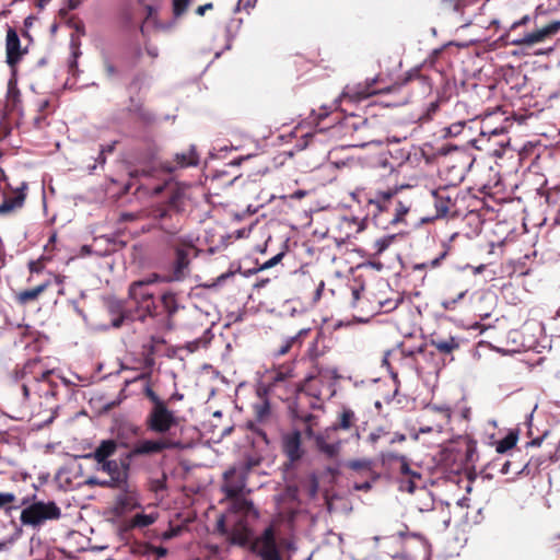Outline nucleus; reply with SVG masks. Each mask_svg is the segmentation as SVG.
I'll use <instances>...</instances> for the list:
<instances>
[{
	"mask_svg": "<svg viewBox=\"0 0 560 560\" xmlns=\"http://www.w3.org/2000/svg\"><path fill=\"white\" fill-rule=\"evenodd\" d=\"M422 481V475L417 470H411L407 479H401L399 482V489L402 491H407L409 493L415 492L416 490H420L427 497H430V493L427 489L420 485Z\"/></svg>",
	"mask_w": 560,
	"mask_h": 560,
	"instance_id": "18",
	"label": "nucleus"
},
{
	"mask_svg": "<svg viewBox=\"0 0 560 560\" xmlns=\"http://www.w3.org/2000/svg\"><path fill=\"white\" fill-rule=\"evenodd\" d=\"M163 189H164V186L159 185V186H155V187L152 189V191H153V194L159 195V194H161V192L163 191Z\"/></svg>",
	"mask_w": 560,
	"mask_h": 560,
	"instance_id": "64",
	"label": "nucleus"
},
{
	"mask_svg": "<svg viewBox=\"0 0 560 560\" xmlns=\"http://www.w3.org/2000/svg\"><path fill=\"white\" fill-rule=\"evenodd\" d=\"M355 421L354 411L349 408H343L334 424L316 434L310 431V435L314 438L317 451L329 459L337 457L342 445V440L337 436L339 430L349 431L353 429L352 436L357 440L360 439L359 431L355 428Z\"/></svg>",
	"mask_w": 560,
	"mask_h": 560,
	"instance_id": "1",
	"label": "nucleus"
},
{
	"mask_svg": "<svg viewBox=\"0 0 560 560\" xmlns=\"http://www.w3.org/2000/svg\"><path fill=\"white\" fill-rule=\"evenodd\" d=\"M377 91L372 89L371 86H361L357 88L347 86L341 94V98H349L353 102H359L361 100L368 98L369 96L376 94Z\"/></svg>",
	"mask_w": 560,
	"mask_h": 560,
	"instance_id": "20",
	"label": "nucleus"
},
{
	"mask_svg": "<svg viewBox=\"0 0 560 560\" xmlns=\"http://www.w3.org/2000/svg\"><path fill=\"white\" fill-rule=\"evenodd\" d=\"M104 153H105V149H102L100 154H98V158H97V162L101 163V164H104L105 163V156H104Z\"/></svg>",
	"mask_w": 560,
	"mask_h": 560,
	"instance_id": "62",
	"label": "nucleus"
},
{
	"mask_svg": "<svg viewBox=\"0 0 560 560\" xmlns=\"http://www.w3.org/2000/svg\"><path fill=\"white\" fill-rule=\"evenodd\" d=\"M398 470L402 475V477H404L402 479H407V477L411 472L412 469L410 468V465H409L406 456L399 457Z\"/></svg>",
	"mask_w": 560,
	"mask_h": 560,
	"instance_id": "40",
	"label": "nucleus"
},
{
	"mask_svg": "<svg viewBox=\"0 0 560 560\" xmlns=\"http://www.w3.org/2000/svg\"><path fill=\"white\" fill-rule=\"evenodd\" d=\"M48 285H49V282L47 281V282H44L33 289L20 292L19 301L21 303H27L30 301L36 300L38 298V295L47 289Z\"/></svg>",
	"mask_w": 560,
	"mask_h": 560,
	"instance_id": "25",
	"label": "nucleus"
},
{
	"mask_svg": "<svg viewBox=\"0 0 560 560\" xmlns=\"http://www.w3.org/2000/svg\"><path fill=\"white\" fill-rule=\"evenodd\" d=\"M158 520V513H138L131 520V525L133 527H147L153 524Z\"/></svg>",
	"mask_w": 560,
	"mask_h": 560,
	"instance_id": "28",
	"label": "nucleus"
},
{
	"mask_svg": "<svg viewBox=\"0 0 560 560\" xmlns=\"http://www.w3.org/2000/svg\"><path fill=\"white\" fill-rule=\"evenodd\" d=\"M465 125H466L465 120H459V121H456V122L450 125L448 127L445 128V136L457 137L458 135H460L463 132Z\"/></svg>",
	"mask_w": 560,
	"mask_h": 560,
	"instance_id": "36",
	"label": "nucleus"
},
{
	"mask_svg": "<svg viewBox=\"0 0 560 560\" xmlns=\"http://www.w3.org/2000/svg\"><path fill=\"white\" fill-rule=\"evenodd\" d=\"M532 21V18L529 15H524L522 19H520L518 21H515L512 23L511 27H510V31H509V34L508 36H511L512 33L514 31H516V28H518L520 26L522 25H526L527 23H529Z\"/></svg>",
	"mask_w": 560,
	"mask_h": 560,
	"instance_id": "42",
	"label": "nucleus"
},
{
	"mask_svg": "<svg viewBox=\"0 0 560 560\" xmlns=\"http://www.w3.org/2000/svg\"><path fill=\"white\" fill-rule=\"evenodd\" d=\"M282 257H283L282 253L277 254L276 256H273L272 258H270L269 260L264 262V265L261 266V269H268V268L273 267L282 259Z\"/></svg>",
	"mask_w": 560,
	"mask_h": 560,
	"instance_id": "46",
	"label": "nucleus"
},
{
	"mask_svg": "<svg viewBox=\"0 0 560 560\" xmlns=\"http://www.w3.org/2000/svg\"><path fill=\"white\" fill-rule=\"evenodd\" d=\"M253 549L257 552L261 560H278L280 550L278 548L275 529L268 526L255 539Z\"/></svg>",
	"mask_w": 560,
	"mask_h": 560,
	"instance_id": "9",
	"label": "nucleus"
},
{
	"mask_svg": "<svg viewBox=\"0 0 560 560\" xmlns=\"http://www.w3.org/2000/svg\"><path fill=\"white\" fill-rule=\"evenodd\" d=\"M448 247H446L436 258L429 260L427 262L418 264L415 266V269L422 270L425 268H436L440 266L441 261L447 256Z\"/></svg>",
	"mask_w": 560,
	"mask_h": 560,
	"instance_id": "29",
	"label": "nucleus"
},
{
	"mask_svg": "<svg viewBox=\"0 0 560 560\" xmlns=\"http://www.w3.org/2000/svg\"><path fill=\"white\" fill-rule=\"evenodd\" d=\"M147 52L152 58H156L159 56V49L155 46H148L147 47Z\"/></svg>",
	"mask_w": 560,
	"mask_h": 560,
	"instance_id": "53",
	"label": "nucleus"
},
{
	"mask_svg": "<svg viewBox=\"0 0 560 560\" xmlns=\"http://www.w3.org/2000/svg\"><path fill=\"white\" fill-rule=\"evenodd\" d=\"M511 462H505L501 468L502 474H508L510 471Z\"/></svg>",
	"mask_w": 560,
	"mask_h": 560,
	"instance_id": "60",
	"label": "nucleus"
},
{
	"mask_svg": "<svg viewBox=\"0 0 560 560\" xmlns=\"http://www.w3.org/2000/svg\"><path fill=\"white\" fill-rule=\"evenodd\" d=\"M467 291L464 290L462 292H459L457 294L456 298H448V299H445L441 302V305L444 310L446 311H453L456 306V304L464 299V296L466 295Z\"/></svg>",
	"mask_w": 560,
	"mask_h": 560,
	"instance_id": "34",
	"label": "nucleus"
},
{
	"mask_svg": "<svg viewBox=\"0 0 560 560\" xmlns=\"http://www.w3.org/2000/svg\"><path fill=\"white\" fill-rule=\"evenodd\" d=\"M410 205L404 203L400 200L396 201L394 207L393 222L396 223L402 221L404 217L408 213Z\"/></svg>",
	"mask_w": 560,
	"mask_h": 560,
	"instance_id": "30",
	"label": "nucleus"
},
{
	"mask_svg": "<svg viewBox=\"0 0 560 560\" xmlns=\"http://www.w3.org/2000/svg\"><path fill=\"white\" fill-rule=\"evenodd\" d=\"M105 69H106V72H107V74L109 77H114L117 73L116 68L114 67V65L109 60L105 61Z\"/></svg>",
	"mask_w": 560,
	"mask_h": 560,
	"instance_id": "50",
	"label": "nucleus"
},
{
	"mask_svg": "<svg viewBox=\"0 0 560 560\" xmlns=\"http://www.w3.org/2000/svg\"><path fill=\"white\" fill-rule=\"evenodd\" d=\"M5 52H7V63L11 69V72L18 71L16 65L20 62L26 49L21 48L20 37L16 31L12 27H9L7 31L5 37Z\"/></svg>",
	"mask_w": 560,
	"mask_h": 560,
	"instance_id": "11",
	"label": "nucleus"
},
{
	"mask_svg": "<svg viewBox=\"0 0 560 560\" xmlns=\"http://www.w3.org/2000/svg\"><path fill=\"white\" fill-rule=\"evenodd\" d=\"M136 506V498L131 492L124 491L116 497L112 512L120 517Z\"/></svg>",
	"mask_w": 560,
	"mask_h": 560,
	"instance_id": "17",
	"label": "nucleus"
},
{
	"mask_svg": "<svg viewBox=\"0 0 560 560\" xmlns=\"http://www.w3.org/2000/svg\"><path fill=\"white\" fill-rule=\"evenodd\" d=\"M317 383L318 381L314 376H307L305 378V384L301 388L296 398L299 406L302 405L304 400H308L312 408L320 407V392L316 388Z\"/></svg>",
	"mask_w": 560,
	"mask_h": 560,
	"instance_id": "15",
	"label": "nucleus"
},
{
	"mask_svg": "<svg viewBox=\"0 0 560 560\" xmlns=\"http://www.w3.org/2000/svg\"><path fill=\"white\" fill-rule=\"evenodd\" d=\"M433 197L435 198L436 217H444L448 212L450 200H440L435 191L433 192Z\"/></svg>",
	"mask_w": 560,
	"mask_h": 560,
	"instance_id": "37",
	"label": "nucleus"
},
{
	"mask_svg": "<svg viewBox=\"0 0 560 560\" xmlns=\"http://www.w3.org/2000/svg\"><path fill=\"white\" fill-rule=\"evenodd\" d=\"M292 369L288 368L285 371H278L275 373L273 382H283L289 377H292Z\"/></svg>",
	"mask_w": 560,
	"mask_h": 560,
	"instance_id": "44",
	"label": "nucleus"
},
{
	"mask_svg": "<svg viewBox=\"0 0 560 560\" xmlns=\"http://www.w3.org/2000/svg\"><path fill=\"white\" fill-rule=\"evenodd\" d=\"M177 443L168 439L141 440L136 442L131 450L126 454L131 462L137 456L158 454L164 450L176 447Z\"/></svg>",
	"mask_w": 560,
	"mask_h": 560,
	"instance_id": "10",
	"label": "nucleus"
},
{
	"mask_svg": "<svg viewBox=\"0 0 560 560\" xmlns=\"http://www.w3.org/2000/svg\"><path fill=\"white\" fill-rule=\"evenodd\" d=\"M27 188L26 183H22L21 187L18 189V194L13 198H8L0 206V212H8L15 208H19L23 205L25 199L24 190Z\"/></svg>",
	"mask_w": 560,
	"mask_h": 560,
	"instance_id": "23",
	"label": "nucleus"
},
{
	"mask_svg": "<svg viewBox=\"0 0 560 560\" xmlns=\"http://www.w3.org/2000/svg\"><path fill=\"white\" fill-rule=\"evenodd\" d=\"M248 470L249 467L241 465L234 466L224 472L221 489L228 498H236L245 491Z\"/></svg>",
	"mask_w": 560,
	"mask_h": 560,
	"instance_id": "7",
	"label": "nucleus"
},
{
	"mask_svg": "<svg viewBox=\"0 0 560 560\" xmlns=\"http://www.w3.org/2000/svg\"><path fill=\"white\" fill-rule=\"evenodd\" d=\"M398 187L387 190H377L370 198L369 203L374 206L378 212L389 211L393 198L397 195Z\"/></svg>",
	"mask_w": 560,
	"mask_h": 560,
	"instance_id": "16",
	"label": "nucleus"
},
{
	"mask_svg": "<svg viewBox=\"0 0 560 560\" xmlns=\"http://www.w3.org/2000/svg\"><path fill=\"white\" fill-rule=\"evenodd\" d=\"M431 346L434 347L440 353L450 354L459 348V340L453 336L447 338H434L431 340Z\"/></svg>",
	"mask_w": 560,
	"mask_h": 560,
	"instance_id": "22",
	"label": "nucleus"
},
{
	"mask_svg": "<svg viewBox=\"0 0 560 560\" xmlns=\"http://www.w3.org/2000/svg\"><path fill=\"white\" fill-rule=\"evenodd\" d=\"M61 511L52 501H34L21 512V522L24 525L37 526L47 520H58Z\"/></svg>",
	"mask_w": 560,
	"mask_h": 560,
	"instance_id": "2",
	"label": "nucleus"
},
{
	"mask_svg": "<svg viewBox=\"0 0 560 560\" xmlns=\"http://www.w3.org/2000/svg\"><path fill=\"white\" fill-rule=\"evenodd\" d=\"M199 162V156L194 147H190L187 151L176 153L174 155V160L172 162H165L163 167L173 173L179 168H185L189 166H196Z\"/></svg>",
	"mask_w": 560,
	"mask_h": 560,
	"instance_id": "14",
	"label": "nucleus"
},
{
	"mask_svg": "<svg viewBox=\"0 0 560 560\" xmlns=\"http://www.w3.org/2000/svg\"><path fill=\"white\" fill-rule=\"evenodd\" d=\"M212 9V3H206L203 5L198 7L197 14L203 15L207 10Z\"/></svg>",
	"mask_w": 560,
	"mask_h": 560,
	"instance_id": "54",
	"label": "nucleus"
},
{
	"mask_svg": "<svg viewBox=\"0 0 560 560\" xmlns=\"http://www.w3.org/2000/svg\"><path fill=\"white\" fill-rule=\"evenodd\" d=\"M37 381H38V377L33 376L32 380H27L26 382L22 383L21 389H22L24 398L27 399L30 397L31 390L33 389V386L37 383Z\"/></svg>",
	"mask_w": 560,
	"mask_h": 560,
	"instance_id": "41",
	"label": "nucleus"
},
{
	"mask_svg": "<svg viewBox=\"0 0 560 560\" xmlns=\"http://www.w3.org/2000/svg\"><path fill=\"white\" fill-rule=\"evenodd\" d=\"M30 270H31V272H38L39 271L38 262L31 261L30 262Z\"/></svg>",
	"mask_w": 560,
	"mask_h": 560,
	"instance_id": "58",
	"label": "nucleus"
},
{
	"mask_svg": "<svg viewBox=\"0 0 560 560\" xmlns=\"http://www.w3.org/2000/svg\"><path fill=\"white\" fill-rule=\"evenodd\" d=\"M116 450L117 443L114 440H104L92 454L88 455V457L94 458L98 465L106 460H110L109 457L115 454Z\"/></svg>",
	"mask_w": 560,
	"mask_h": 560,
	"instance_id": "19",
	"label": "nucleus"
},
{
	"mask_svg": "<svg viewBox=\"0 0 560 560\" xmlns=\"http://www.w3.org/2000/svg\"><path fill=\"white\" fill-rule=\"evenodd\" d=\"M171 246L175 249L176 258L173 266L172 280H183L189 266V250L192 248V238L176 237L170 241Z\"/></svg>",
	"mask_w": 560,
	"mask_h": 560,
	"instance_id": "6",
	"label": "nucleus"
},
{
	"mask_svg": "<svg viewBox=\"0 0 560 560\" xmlns=\"http://www.w3.org/2000/svg\"><path fill=\"white\" fill-rule=\"evenodd\" d=\"M191 0H174L173 11L175 16H180L188 8Z\"/></svg>",
	"mask_w": 560,
	"mask_h": 560,
	"instance_id": "39",
	"label": "nucleus"
},
{
	"mask_svg": "<svg viewBox=\"0 0 560 560\" xmlns=\"http://www.w3.org/2000/svg\"><path fill=\"white\" fill-rule=\"evenodd\" d=\"M231 542L234 545L244 546L246 544V539L241 535H233L231 538Z\"/></svg>",
	"mask_w": 560,
	"mask_h": 560,
	"instance_id": "51",
	"label": "nucleus"
},
{
	"mask_svg": "<svg viewBox=\"0 0 560 560\" xmlns=\"http://www.w3.org/2000/svg\"><path fill=\"white\" fill-rule=\"evenodd\" d=\"M476 0H443L444 4L456 11V12H459L462 11L464 8L466 7H469L471 4L475 3Z\"/></svg>",
	"mask_w": 560,
	"mask_h": 560,
	"instance_id": "31",
	"label": "nucleus"
},
{
	"mask_svg": "<svg viewBox=\"0 0 560 560\" xmlns=\"http://www.w3.org/2000/svg\"><path fill=\"white\" fill-rule=\"evenodd\" d=\"M439 106H440V104L438 101L431 102L428 105L427 113H425L428 118H430L439 109Z\"/></svg>",
	"mask_w": 560,
	"mask_h": 560,
	"instance_id": "47",
	"label": "nucleus"
},
{
	"mask_svg": "<svg viewBox=\"0 0 560 560\" xmlns=\"http://www.w3.org/2000/svg\"><path fill=\"white\" fill-rule=\"evenodd\" d=\"M18 71L11 72L8 81V88L4 98L3 110L5 114L16 113L19 116L23 115L21 93L18 89Z\"/></svg>",
	"mask_w": 560,
	"mask_h": 560,
	"instance_id": "12",
	"label": "nucleus"
},
{
	"mask_svg": "<svg viewBox=\"0 0 560 560\" xmlns=\"http://www.w3.org/2000/svg\"><path fill=\"white\" fill-rule=\"evenodd\" d=\"M153 215L155 219H159L161 221V229L163 231H167L172 234H175L177 231L180 230V225L178 224V222L172 224L166 223V218H172V214L168 212V210L158 209L154 211Z\"/></svg>",
	"mask_w": 560,
	"mask_h": 560,
	"instance_id": "24",
	"label": "nucleus"
},
{
	"mask_svg": "<svg viewBox=\"0 0 560 560\" xmlns=\"http://www.w3.org/2000/svg\"><path fill=\"white\" fill-rule=\"evenodd\" d=\"M406 440V435L405 434H401V433H396L393 439L390 440V443H396V442H404Z\"/></svg>",
	"mask_w": 560,
	"mask_h": 560,
	"instance_id": "55",
	"label": "nucleus"
},
{
	"mask_svg": "<svg viewBox=\"0 0 560 560\" xmlns=\"http://www.w3.org/2000/svg\"><path fill=\"white\" fill-rule=\"evenodd\" d=\"M516 444V438L513 435H508L503 440L499 441L497 444V452L498 453H505L506 451L514 447Z\"/></svg>",
	"mask_w": 560,
	"mask_h": 560,
	"instance_id": "33",
	"label": "nucleus"
},
{
	"mask_svg": "<svg viewBox=\"0 0 560 560\" xmlns=\"http://www.w3.org/2000/svg\"><path fill=\"white\" fill-rule=\"evenodd\" d=\"M15 495L12 492H0V510L10 509L15 502Z\"/></svg>",
	"mask_w": 560,
	"mask_h": 560,
	"instance_id": "38",
	"label": "nucleus"
},
{
	"mask_svg": "<svg viewBox=\"0 0 560 560\" xmlns=\"http://www.w3.org/2000/svg\"><path fill=\"white\" fill-rule=\"evenodd\" d=\"M69 10H73L79 7L80 0H67Z\"/></svg>",
	"mask_w": 560,
	"mask_h": 560,
	"instance_id": "57",
	"label": "nucleus"
},
{
	"mask_svg": "<svg viewBox=\"0 0 560 560\" xmlns=\"http://www.w3.org/2000/svg\"><path fill=\"white\" fill-rule=\"evenodd\" d=\"M174 535H175V534H174V532H173V530H171V532H165V533H163V535H162V539H164V540L171 539Z\"/></svg>",
	"mask_w": 560,
	"mask_h": 560,
	"instance_id": "63",
	"label": "nucleus"
},
{
	"mask_svg": "<svg viewBox=\"0 0 560 560\" xmlns=\"http://www.w3.org/2000/svg\"><path fill=\"white\" fill-rule=\"evenodd\" d=\"M357 490H369L371 489V483L369 481H365L363 483H360V485H355L354 487Z\"/></svg>",
	"mask_w": 560,
	"mask_h": 560,
	"instance_id": "56",
	"label": "nucleus"
},
{
	"mask_svg": "<svg viewBox=\"0 0 560 560\" xmlns=\"http://www.w3.org/2000/svg\"><path fill=\"white\" fill-rule=\"evenodd\" d=\"M81 250L85 255L96 254L98 256L107 255L110 252L109 249H104V250L97 249V248L94 249L93 246H91V245L82 246Z\"/></svg>",
	"mask_w": 560,
	"mask_h": 560,
	"instance_id": "43",
	"label": "nucleus"
},
{
	"mask_svg": "<svg viewBox=\"0 0 560 560\" xmlns=\"http://www.w3.org/2000/svg\"><path fill=\"white\" fill-rule=\"evenodd\" d=\"M8 128L0 124V140L8 135Z\"/></svg>",
	"mask_w": 560,
	"mask_h": 560,
	"instance_id": "61",
	"label": "nucleus"
},
{
	"mask_svg": "<svg viewBox=\"0 0 560 560\" xmlns=\"http://www.w3.org/2000/svg\"><path fill=\"white\" fill-rule=\"evenodd\" d=\"M145 395L152 401V407H158L159 404H165L150 387L145 388Z\"/></svg>",
	"mask_w": 560,
	"mask_h": 560,
	"instance_id": "45",
	"label": "nucleus"
},
{
	"mask_svg": "<svg viewBox=\"0 0 560 560\" xmlns=\"http://www.w3.org/2000/svg\"><path fill=\"white\" fill-rule=\"evenodd\" d=\"M295 417L305 421V422H308L312 420L313 416L311 413H307V412H304V411H301V412H295Z\"/></svg>",
	"mask_w": 560,
	"mask_h": 560,
	"instance_id": "52",
	"label": "nucleus"
},
{
	"mask_svg": "<svg viewBox=\"0 0 560 560\" xmlns=\"http://www.w3.org/2000/svg\"><path fill=\"white\" fill-rule=\"evenodd\" d=\"M152 551L158 556V558H164L167 555V549L162 546L152 547Z\"/></svg>",
	"mask_w": 560,
	"mask_h": 560,
	"instance_id": "48",
	"label": "nucleus"
},
{
	"mask_svg": "<svg viewBox=\"0 0 560 560\" xmlns=\"http://www.w3.org/2000/svg\"><path fill=\"white\" fill-rule=\"evenodd\" d=\"M109 312L114 314H118V317L112 320V326L118 328L121 326L124 320L127 318V315L124 312V305L119 301H114L109 304Z\"/></svg>",
	"mask_w": 560,
	"mask_h": 560,
	"instance_id": "27",
	"label": "nucleus"
},
{
	"mask_svg": "<svg viewBox=\"0 0 560 560\" xmlns=\"http://www.w3.org/2000/svg\"><path fill=\"white\" fill-rule=\"evenodd\" d=\"M130 460L125 455L120 460H106L97 465V470L109 476V480L100 482L102 487H112L124 490L127 487Z\"/></svg>",
	"mask_w": 560,
	"mask_h": 560,
	"instance_id": "3",
	"label": "nucleus"
},
{
	"mask_svg": "<svg viewBox=\"0 0 560 560\" xmlns=\"http://www.w3.org/2000/svg\"><path fill=\"white\" fill-rule=\"evenodd\" d=\"M394 236H384L374 242V249L377 255L386 250L393 242Z\"/></svg>",
	"mask_w": 560,
	"mask_h": 560,
	"instance_id": "35",
	"label": "nucleus"
},
{
	"mask_svg": "<svg viewBox=\"0 0 560 560\" xmlns=\"http://www.w3.org/2000/svg\"><path fill=\"white\" fill-rule=\"evenodd\" d=\"M399 457H405L404 455H398V454H395V453H388L384 456V460H386L387 463H392V462H397L399 463Z\"/></svg>",
	"mask_w": 560,
	"mask_h": 560,
	"instance_id": "49",
	"label": "nucleus"
},
{
	"mask_svg": "<svg viewBox=\"0 0 560 560\" xmlns=\"http://www.w3.org/2000/svg\"><path fill=\"white\" fill-rule=\"evenodd\" d=\"M560 30V21H552L547 25L538 27L523 35L512 36L510 43L514 46H534L544 43L550 36L557 34Z\"/></svg>",
	"mask_w": 560,
	"mask_h": 560,
	"instance_id": "8",
	"label": "nucleus"
},
{
	"mask_svg": "<svg viewBox=\"0 0 560 560\" xmlns=\"http://www.w3.org/2000/svg\"><path fill=\"white\" fill-rule=\"evenodd\" d=\"M282 450L291 463L299 460L304 454L301 445V433L295 430L283 434Z\"/></svg>",
	"mask_w": 560,
	"mask_h": 560,
	"instance_id": "13",
	"label": "nucleus"
},
{
	"mask_svg": "<svg viewBox=\"0 0 560 560\" xmlns=\"http://www.w3.org/2000/svg\"><path fill=\"white\" fill-rule=\"evenodd\" d=\"M347 467L353 470H366L371 469L372 460L368 458L353 459L347 463Z\"/></svg>",
	"mask_w": 560,
	"mask_h": 560,
	"instance_id": "32",
	"label": "nucleus"
},
{
	"mask_svg": "<svg viewBox=\"0 0 560 560\" xmlns=\"http://www.w3.org/2000/svg\"><path fill=\"white\" fill-rule=\"evenodd\" d=\"M48 106H49V101H47V100H44L38 104V108L40 112L45 110Z\"/></svg>",
	"mask_w": 560,
	"mask_h": 560,
	"instance_id": "59",
	"label": "nucleus"
},
{
	"mask_svg": "<svg viewBox=\"0 0 560 560\" xmlns=\"http://www.w3.org/2000/svg\"><path fill=\"white\" fill-rule=\"evenodd\" d=\"M154 279L135 281L129 287V299L132 300L140 310L139 318L144 319L145 316L151 315L154 310L153 292L149 285L155 282Z\"/></svg>",
	"mask_w": 560,
	"mask_h": 560,
	"instance_id": "5",
	"label": "nucleus"
},
{
	"mask_svg": "<svg viewBox=\"0 0 560 560\" xmlns=\"http://www.w3.org/2000/svg\"><path fill=\"white\" fill-rule=\"evenodd\" d=\"M310 332V328H303L294 336L285 338L280 347L278 348L276 354L277 355H284L287 354L292 348L294 347H301L302 339Z\"/></svg>",
	"mask_w": 560,
	"mask_h": 560,
	"instance_id": "21",
	"label": "nucleus"
},
{
	"mask_svg": "<svg viewBox=\"0 0 560 560\" xmlns=\"http://www.w3.org/2000/svg\"><path fill=\"white\" fill-rule=\"evenodd\" d=\"M145 425L154 433L164 434L178 425V417L170 410L166 404L152 407L147 416Z\"/></svg>",
	"mask_w": 560,
	"mask_h": 560,
	"instance_id": "4",
	"label": "nucleus"
},
{
	"mask_svg": "<svg viewBox=\"0 0 560 560\" xmlns=\"http://www.w3.org/2000/svg\"><path fill=\"white\" fill-rule=\"evenodd\" d=\"M161 302H162L163 308L168 314V316L174 315L179 308L177 299H176L175 294L172 292L164 293L161 298Z\"/></svg>",
	"mask_w": 560,
	"mask_h": 560,
	"instance_id": "26",
	"label": "nucleus"
}]
</instances>
